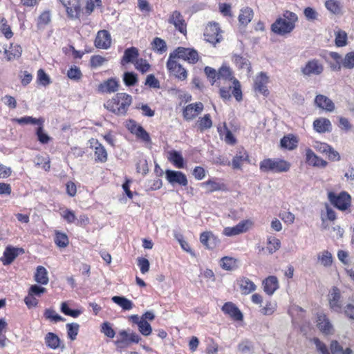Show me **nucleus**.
<instances>
[{
  "mask_svg": "<svg viewBox=\"0 0 354 354\" xmlns=\"http://www.w3.org/2000/svg\"><path fill=\"white\" fill-rule=\"evenodd\" d=\"M315 105L321 109L327 112H333L335 110L333 102L324 95L318 94L315 98Z\"/></svg>",
  "mask_w": 354,
  "mask_h": 354,
  "instance_id": "28",
  "label": "nucleus"
},
{
  "mask_svg": "<svg viewBox=\"0 0 354 354\" xmlns=\"http://www.w3.org/2000/svg\"><path fill=\"white\" fill-rule=\"evenodd\" d=\"M297 20V15L295 12L286 10L282 17H278L272 24L271 30L278 35H286L294 30Z\"/></svg>",
  "mask_w": 354,
  "mask_h": 354,
  "instance_id": "3",
  "label": "nucleus"
},
{
  "mask_svg": "<svg viewBox=\"0 0 354 354\" xmlns=\"http://www.w3.org/2000/svg\"><path fill=\"white\" fill-rule=\"evenodd\" d=\"M22 48L18 44L10 43L9 46L3 48V55L7 62H11L21 57Z\"/></svg>",
  "mask_w": 354,
  "mask_h": 354,
  "instance_id": "24",
  "label": "nucleus"
},
{
  "mask_svg": "<svg viewBox=\"0 0 354 354\" xmlns=\"http://www.w3.org/2000/svg\"><path fill=\"white\" fill-rule=\"evenodd\" d=\"M44 315L46 319H49L55 322L64 321L63 317L57 314L56 312L51 308L46 309Z\"/></svg>",
  "mask_w": 354,
  "mask_h": 354,
  "instance_id": "59",
  "label": "nucleus"
},
{
  "mask_svg": "<svg viewBox=\"0 0 354 354\" xmlns=\"http://www.w3.org/2000/svg\"><path fill=\"white\" fill-rule=\"evenodd\" d=\"M342 66L348 69L354 68V51L346 54L344 58L342 59Z\"/></svg>",
  "mask_w": 354,
  "mask_h": 354,
  "instance_id": "60",
  "label": "nucleus"
},
{
  "mask_svg": "<svg viewBox=\"0 0 354 354\" xmlns=\"http://www.w3.org/2000/svg\"><path fill=\"white\" fill-rule=\"evenodd\" d=\"M202 187H206L207 192L212 193L214 192H227L229 190L228 187L226 183H225L224 180L219 178H211L203 182L201 184Z\"/></svg>",
  "mask_w": 354,
  "mask_h": 354,
  "instance_id": "13",
  "label": "nucleus"
},
{
  "mask_svg": "<svg viewBox=\"0 0 354 354\" xmlns=\"http://www.w3.org/2000/svg\"><path fill=\"white\" fill-rule=\"evenodd\" d=\"M221 33L218 24L209 22L205 28L203 35L205 41L215 45L222 40Z\"/></svg>",
  "mask_w": 354,
  "mask_h": 354,
  "instance_id": "10",
  "label": "nucleus"
},
{
  "mask_svg": "<svg viewBox=\"0 0 354 354\" xmlns=\"http://www.w3.org/2000/svg\"><path fill=\"white\" fill-rule=\"evenodd\" d=\"M44 340L46 345L51 349L55 350L60 347L61 340L54 333H48L44 337Z\"/></svg>",
  "mask_w": 354,
  "mask_h": 354,
  "instance_id": "40",
  "label": "nucleus"
},
{
  "mask_svg": "<svg viewBox=\"0 0 354 354\" xmlns=\"http://www.w3.org/2000/svg\"><path fill=\"white\" fill-rule=\"evenodd\" d=\"M221 267L227 271H231L238 268L236 259L230 257H224L221 259Z\"/></svg>",
  "mask_w": 354,
  "mask_h": 354,
  "instance_id": "47",
  "label": "nucleus"
},
{
  "mask_svg": "<svg viewBox=\"0 0 354 354\" xmlns=\"http://www.w3.org/2000/svg\"><path fill=\"white\" fill-rule=\"evenodd\" d=\"M341 297L340 290L337 287L333 286L328 294L329 307L332 310L337 313L342 312Z\"/></svg>",
  "mask_w": 354,
  "mask_h": 354,
  "instance_id": "19",
  "label": "nucleus"
},
{
  "mask_svg": "<svg viewBox=\"0 0 354 354\" xmlns=\"http://www.w3.org/2000/svg\"><path fill=\"white\" fill-rule=\"evenodd\" d=\"M112 301L122 308L123 310H130L133 307V303L124 297L113 296Z\"/></svg>",
  "mask_w": 354,
  "mask_h": 354,
  "instance_id": "45",
  "label": "nucleus"
},
{
  "mask_svg": "<svg viewBox=\"0 0 354 354\" xmlns=\"http://www.w3.org/2000/svg\"><path fill=\"white\" fill-rule=\"evenodd\" d=\"M245 162H249V155L247 151L241 148L236 151L232 160V166L234 169H241Z\"/></svg>",
  "mask_w": 354,
  "mask_h": 354,
  "instance_id": "30",
  "label": "nucleus"
},
{
  "mask_svg": "<svg viewBox=\"0 0 354 354\" xmlns=\"http://www.w3.org/2000/svg\"><path fill=\"white\" fill-rule=\"evenodd\" d=\"M0 32L6 39H10L14 36L11 26L5 17L0 18Z\"/></svg>",
  "mask_w": 354,
  "mask_h": 354,
  "instance_id": "43",
  "label": "nucleus"
},
{
  "mask_svg": "<svg viewBox=\"0 0 354 354\" xmlns=\"http://www.w3.org/2000/svg\"><path fill=\"white\" fill-rule=\"evenodd\" d=\"M168 21L169 24H173L180 32L186 35L187 24L180 11H173L169 17Z\"/></svg>",
  "mask_w": 354,
  "mask_h": 354,
  "instance_id": "21",
  "label": "nucleus"
},
{
  "mask_svg": "<svg viewBox=\"0 0 354 354\" xmlns=\"http://www.w3.org/2000/svg\"><path fill=\"white\" fill-rule=\"evenodd\" d=\"M51 21L50 12L48 10L44 11L39 16L37 21L38 28H43L47 26Z\"/></svg>",
  "mask_w": 354,
  "mask_h": 354,
  "instance_id": "53",
  "label": "nucleus"
},
{
  "mask_svg": "<svg viewBox=\"0 0 354 354\" xmlns=\"http://www.w3.org/2000/svg\"><path fill=\"white\" fill-rule=\"evenodd\" d=\"M204 73L212 85L219 88V96L224 101H230L232 95L237 102L243 100L241 82L234 77V71L227 64H223L218 71L210 66H205Z\"/></svg>",
  "mask_w": 354,
  "mask_h": 354,
  "instance_id": "1",
  "label": "nucleus"
},
{
  "mask_svg": "<svg viewBox=\"0 0 354 354\" xmlns=\"http://www.w3.org/2000/svg\"><path fill=\"white\" fill-rule=\"evenodd\" d=\"M330 57L333 60L329 63V66L333 71H339L342 66V57L336 52H330Z\"/></svg>",
  "mask_w": 354,
  "mask_h": 354,
  "instance_id": "46",
  "label": "nucleus"
},
{
  "mask_svg": "<svg viewBox=\"0 0 354 354\" xmlns=\"http://www.w3.org/2000/svg\"><path fill=\"white\" fill-rule=\"evenodd\" d=\"M120 84L116 77H110L98 84L97 91L99 93L111 94L119 90Z\"/></svg>",
  "mask_w": 354,
  "mask_h": 354,
  "instance_id": "18",
  "label": "nucleus"
},
{
  "mask_svg": "<svg viewBox=\"0 0 354 354\" xmlns=\"http://www.w3.org/2000/svg\"><path fill=\"white\" fill-rule=\"evenodd\" d=\"M133 64L135 68L142 74L146 73L151 68V65L147 60L143 58H138Z\"/></svg>",
  "mask_w": 354,
  "mask_h": 354,
  "instance_id": "52",
  "label": "nucleus"
},
{
  "mask_svg": "<svg viewBox=\"0 0 354 354\" xmlns=\"http://www.w3.org/2000/svg\"><path fill=\"white\" fill-rule=\"evenodd\" d=\"M139 331L145 336L149 335L152 332L151 325L144 319H142L138 324Z\"/></svg>",
  "mask_w": 354,
  "mask_h": 354,
  "instance_id": "61",
  "label": "nucleus"
},
{
  "mask_svg": "<svg viewBox=\"0 0 354 354\" xmlns=\"http://www.w3.org/2000/svg\"><path fill=\"white\" fill-rule=\"evenodd\" d=\"M324 5L326 9L335 15H340L343 13V6L338 0H326Z\"/></svg>",
  "mask_w": 354,
  "mask_h": 354,
  "instance_id": "37",
  "label": "nucleus"
},
{
  "mask_svg": "<svg viewBox=\"0 0 354 354\" xmlns=\"http://www.w3.org/2000/svg\"><path fill=\"white\" fill-rule=\"evenodd\" d=\"M237 284L239 286L241 294L245 295L254 292L257 288V286L254 283L245 277L238 279Z\"/></svg>",
  "mask_w": 354,
  "mask_h": 354,
  "instance_id": "32",
  "label": "nucleus"
},
{
  "mask_svg": "<svg viewBox=\"0 0 354 354\" xmlns=\"http://www.w3.org/2000/svg\"><path fill=\"white\" fill-rule=\"evenodd\" d=\"M61 311L66 315L71 316L72 317H77L81 313L80 310H71L69 308L68 304L66 302H63L61 306Z\"/></svg>",
  "mask_w": 354,
  "mask_h": 354,
  "instance_id": "62",
  "label": "nucleus"
},
{
  "mask_svg": "<svg viewBox=\"0 0 354 354\" xmlns=\"http://www.w3.org/2000/svg\"><path fill=\"white\" fill-rule=\"evenodd\" d=\"M264 292L268 295H272L279 288V281L275 276L266 277L262 283Z\"/></svg>",
  "mask_w": 354,
  "mask_h": 354,
  "instance_id": "33",
  "label": "nucleus"
},
{
  "mask_svg": "<svg viewBox=\"0 0 354 354\" xmlns=\"http://www.w3.org/2000/svg\"><path fill=\"white\" fill-rule=\"evenodd\" d=\"M139 56V50L136 47H130L127 48L121 59L122 64H126L128 63H133L138 59Z\"/></svg>",
  "mask_w": 354,
  "mask_h": 354,
  "instance_id": "34",
  "label": "nucleus"
},
{
  "mask_svg": "<svg viewBox=\"0 0 354 354\" xmlns=\"http://www.w3.org/2000/svg\"><path fill=\"white\" fill-rule=\"evenodd\" d=\"M138 80V75L133 72H125L123 75V81L127 86L136 85Z\"/></svg>",
  "mask_w": 354,
  "mask_h": 354,
  "instance_id": "57",
  "label": "nucleus"
},
{
  "mask_svg": "<svg viewBox=\"0 0 354 354\" xmlns=\"http://www.w3.org/2000/svg\"><path fill=\"white\" fill-rule=\"evenodd\" d=\"M66 8L67 16L70 19H80L82 9L80 0H59Z\"/></svg>",
  "mask_w": 354,
  "mask_h": 354,
  "instance_id": "15",
  "label": "nucleus"
},
{
  "mask_svg": "<svg viewBox=\"0 0 354 354\" xmlns=\"http://www.w3.org/2000/svg\"><path fill=\"white\" fill-rule=\"evenodd\" d=\"M324 70V66L319 59H311L301 68V73L304 77L319 76Z\"/></svg>",
  "mask_w": 354,
  "mask_h": 354,
  "instance_id": "9",
  "label": "nucleus"
},
{
  "mask_svg": "<svg viewBox=\"0 0 354 354\" xmlns=\"http://www.w3.org/2000/svg\"><path fill=\"white\" fill-rule=\"evenodd\" d=\"M167 180L171 185L178 184L180 186L186 187L188 184L187 176L180 171L167 169L165 171Z\"/></svg>",
  "mask_w": 354,
  "mask_h": 354,
  "instance_id": "20",
  "label": "nucleus"
},
{
  "mask_svg": "<svg viewBox=\"0 0 354 354\" xmlns=\"http://www.w3.org/2000/svg\"><path fill=\"white\" fill-rule=\"evenodd\" d=\"M60 215L68 223H73L77 220L75 212L70 209H66L60 213Z\"/></svg>",
  "mask_w": 354,
  "mask_h": 354,
  "instance_id": "63",
  "label": "nucleus"
},
{
  "mask_svg": "<svg viewBox=\"0 0 354 354\" xmlns=\"http://www.w3.org/2000/svg\"><path fill=\"white\" fill-rule=\"evenodd\" d=\"M232 61L239 69L246 68L248 75L252 73V68L250 62L244 56L238 54H233Z\"/></svg>",
  "mask_w": 354,
  "mask_h": 354,
  "instance_id": "31",
  "label": "nucleus"
},
{
  "mask_svg": "<svg viewBox=\"0 0 354 354\" xmlns=\"http://www.w3.org/2000/svg\"><path fill=\"white\" fill-rule=\"evenodd\" d=\"M66 327L68 337L72 341L75 340L79 332L80 325L77 323H70L67 324Z\"/></svg>",
  "mask_w": 354,
  "mask_h": 354,
  "instance_id": "56",
  "label": "nucleus"
},
{
  "mask_svg": "<svg viewBox=\"0 0 354 354\" xmlns=\"http://www.w3.org/2000/svg\"><path fill=\"white\" fill-rule=\"evenodd\" d=\"M222 312L227 315L232 320L241 322L243 319V315L240 309L232 301L225 302L222 308Z\"/></svg>",
  "mask_w": 354,
  "mask_h": 354,
  "instance_id": "17",
  "label": "nucleus"
},
{
  "mask_svg": "<svg viewBox=\"0 0 354 354\" xmlns=\"http://www.w3.org/2000/svg\"><path fill=\"white\" fill-rule=\"evenodd\" d=\"M168 159L176 168L184 167V159L180 152L175 150L169 151Z\"/></svg>",
  "mask_w": 354,
  "mask_h": 354,
  "instance_id": "42",
  "label": "nucleus"
},
{
  "mask_svg": "<svg viewBox=\"0 0 354 354\" xmlns=\"http://www.w3.org/2000/svg\"><path fill=\"white\" fill-rule=\"evenodd\" d=\"M101 332L109 338H113L115 332L109 322H105L101 325Z\"/></svg>",
  "mask_w": 354,
  "mask_h": 354,
  "instance_id": "64",
  "label": "nucleus"
},
{
  "mask_svg": "<svg viewBox=\"0 0 354 354\" xmlns=\"http://www.w3.org/2000/svg\"><path fill=\"white\" fill-rule=\"evenodd\" d=\"M203 104L201 102L191 103L183 108V118L187 121L192 120L203 111Z\"/></svg>",
  "mask_w": 354,
  "mask_h": 354,
  "instance_id": "16",
  "label": "nucleus"
},
{
  "mask_svg": "<svg viewBox=\"0 0 354 354\" xmlns=\"http://www.w3.org/2000/svg\"><path fill=\"white\" fill-rule=\"evenodd\" d=\"M328 198L334 207L342 211L346 210L351 205V197L346 192L339 194L330 192Z\"/></svg>",
  "mask_w": 354,
  "mask_h": 354,
  "instance_id": "6",
  "label": "nucleus"
},
{
  "mask_svg": "<svg viewBox=\"0 0 354 354\" xmlns=\"http://www.w3.org/2000/svg\"><path fill=\"white\" fill-rule=\"evenodd\" d=\"M281 247V241L274 236H269L267 239L266 248L270 254L274 253Z\"/></svg>",
  "mask_w": 354,
  "mask_h": 354,
  "instance_id": "51",
  "label": "nucleus"
},
{
  "mask_svg": "<svg viewBox=\"0 0 354 354\" xmlns=\"http://www.w3.org/2000/svg\"><path fill=\"white\" fill-rule=\"evenodd\" d=\"M318 261L324 267H330L333 262V257L330 252L324 250L318 254Z\"/></svg>",
  "mask_w": 354,
  "mask_h": 354,
  "instance_id": "48",
  "label": "nucleus"
},
{
  "mask_svg": "<svg viewBox=\"0 0 354 354\" xmlns=\"http://www.w3.org/2000/svg\"><path fill=\"white\" fill-rule=\"evenodd\" d=\"M291 164L282 158H265L259 163V169L263 173H283L290 170Z\"/></svg>",
  "mask_w": 354,
  "mask_h": 354,
  "instance_id": "4",
  "label": "nucleus"
},
{
  "mask_svg": "<svg viewBox=\"0 0 354 354\" xmlns=\"http://www.w3.org/2000/svg\"><path fill=\"white\" fill-rule=\"evenodd\" d=\"M269 81L270 78L265 72L258 73L254 80L252 86L254 91L263 95L264 97H268L270 95L267 86Z\"/></svg>",
  "mask_w": 354,
  "mask_h": 354,
  "instance_id": "11",
  "label": "nucleus"
},
{
  "mask_svg": "<svg viewBox=\"0 0 354 354\" xmlns=\"http://www.w3.org/2000/svg\"><path fill=\"white\" fill-rule=\"evenodd\" d=\"M169 55L171 57L181 59L191 64H196L200 59L196 50L182 46L177 47L173 52L170 53Z\"/></svg>",
  "mask_w": 354,
  "mask_h": 354,
  "instance_id": "5",
  "label": "nucleus"
},
{
  "mask_svg": "<svg viewBox=\"0 0 354 354\" xmlns=\"http://www.w3.org/2000/svg\"><path fill=\"white\" fill-rule=\"evenodd\" d=\"M306 162L319 168H325L328 165V162L318 156L310 148L306 149Z\"/></svg>",
  "mask_w": 354,
  "mask_h": 354,
  "instance_id": "23",
  "label": "nucleus"
},
{
  "mask_svg": "<svg viewBox=\"0 0 354 354\" xmlns=\"http://www.w3.org/2000/svg\"><path fill=\"white\" fill-rule=\"evenodd\" d=\"M151 49L158 54H163L167 50L165 41L160 37H155L151 43Z\"/></svg>",
  "mask_w": 354,
  "mask_h": 354,
  "instance_id": "41",
  "label": "nucleus"
},
{
  "mask_svg": "<svg viewBox=\"0 0 354 354\" xmlns=\"http://www.w3.org/2000/svg\"><path fill=\"white\" fill-rule=\"evenodd\" d=\"M299 140L293 134L284 136L280 140L281 147L288 150H293L297 147Z\"/></svg>",
  "mask_w": 354,
  "mask_h": 354,
  "instance_id": "35",
  "label": "nucleus"
},
{
  "mask_svg": "<svg viewBox=\"0 0 354 354\" xmlns=\"http://www.w3.org/2000/svg\"><path fill=\"white\" fill-rule=\"evenodd\" d=\"M200 241L208 250H213L219 243L218 239L211 231L202 232L200 234Z\"/></svg>",
  "mask_w": 354,
  "mask_h": 354,
  "instance_id": "25",
  "label": "nucleus"
},
{
  "mask_svg": "<svg viewBox=\"0 0 354 354\" xmlns=\"http://www.w3.org/2000/svg\"><path fill=\"white\" fill-rule=\"evenodd\" d=\"M175 59L176 58L171 57V55H169L166 63L167 69L169 73L175 78L180 81H185L188 76L187 71Z\"/></svg>",
  "mask_w": 354,
  "mask_h": 354,
  "instance_id": "8",
  "label": "nucleus"
},
{
  "mask_svg": "<svg viewBox=\"0 0 354 354\" xmlns=\"http://www.w3.org/2000/svg\"><path fill=\"white\" fill-rule=\"evenodd\" d=\"M313 127L319 133H330L333 129L330 120L322 117L316 118L313 121Z\"/></svg>",
  "mask_w": 354,
  "mask_h": 354,
  "instance_id": "26",
  "label": "nucleus"
},
{
  "mask_svg": "<svg viewBox=\"0 0 354 354\" xmlns=\"http://www.w3.org/2000/svg\"><path fill=\"white\" fill-rule=\"evenodd\" d=\"M129 334H128L126 330L120 331L119 337L115 342V344L117 346V347L120 348H124L127 347L129 344Z\"/></svg>",
  "mask_w": 354,
  "mask_h": 354,
  "instance_id": "54",
  "label": "nucleus"
},
{
  "mask_svg": "<svg viewBox=\"0 0 354 354\" xmlns=\"http://www.w3.org/2000/svg\"><path fill=\"white\" fill-rule=\"evenodd\" d=\"M317 326L325 335L331 334L333 330V325L324 313L317 314Z\"/></svg>",
  "mask_w": 354,
  "mask_h": 354,
  "instance_id": "27",
  "label": "nucleus"
},
{
  "mask_svg": "<svg viewBox=\"0 0 354 354\" xmlns=\"http://www.w3.org/2000/svg\"><path fill=\"white\" fill-rule=\"evenodd\" d=\"M38 127L36 129V135L37 136L38 141L41 144H47L48 143L51 138L44 132V124L41 125L37 124Z\"/></svg>",
  "mask_w": 354,
  "mask_h": 354,
  "instance_id": "55",
  "label": "nucleus"
},
{
  "mask_svg": "<svg viewBox=\"0 0 354 354\" xmlns=\"http://www.w3.org/2000/svg\"><path fill=\"white\" fill-rule=\"evenodd\" d=\"M213 122L209 113L205 114L200 117L196 122L197 129L203 133L212 127Z\"/></svg>",
  "mask_w": 354,
  "mask_h": 354,
  "instance_id": "36",
  "label": "nucleus"
},
{
  "mask_svg": "<svg viewBox=\"0 0 354 354\" xmlns=\"http://www.w3.org/2000/svg\"><path fill=\"white\" fill-rule=\"evenodd\" d=\"M12 122L17 123L21 125L24 124H44L45 120L44 118H35L32 116H24L20 118H12Z\"/></svg>",
  "mask_w": 354,
  "mask_h": 354,
  "instance_id": "39",
  "label": "nucleus"
},
{
  "mask_svg": "<svg viewBox=\"0 0 354 354\" xmlns=\"http://www.w3.org/2000/svg\"><path fill=\"white\" fill-rule=\"evenodd\" d=\"M125 127L131 134L136 136L137 140L146 144L151 142L149 133L134 120H128Z\"/></svg>",
  "mask_w": 354,
  "mask_h": 354,
  "instance_id": "7",
  "label": "nucleus"
},
{
  "mask_svg": "<svg viewBox=\"0 0 354 354\" xmlns=\"http://www.w3.org/2000/svg\"><path fill=\"white\" fill-rule=\"evenodd\" d=\"M95 46L100 49H108L111 45V35L106 30H99L97 33Z\"/></svg>",
  "mask_w": 354,
  "mask_h": 354,
  "instance_id": "22",
  "label": "nucleus"
},
{
  "mask_svg": "<svg viewBox=\"0 0 354 354\" xmlns=\"http://www.w3.org/2000/svg\"><path fill=\"white\" fill-rule=\"evenodd\" d=\"M19 251L24 252L22 248H17L10 245L7 246L3 252V256L1 258V261L4 266L12 263L19 254Z\"/></svg>",
  "mask_w": 354,
  "mask_h": 354,
  "instance_id": "29",
  "label": "nucleus"
},
{
  "mask_svg": "<svg viewBox=\"0 0 354 354\" xmlns=\"http://www.w3.org/2000/svg\"><path fill=\"white\" fill-rule=\"evenodd\" d=\"M54 241L59 248H66L69 243L68 237L66 234L58 230L55 232Z\"/></svg>",
  "mask_w": 354,
  "mask_h": 354,
  "instance_id": "49",
  "label": "nucleus"
},
{
  "mask_svg": "<svg viewBox=\"0 0 354 354\" xmlns=\"http://www.w3.org/2000/svg\"><path fill=\"white\" fill-rule=\"evenodd\" d=\"M330 349L332 354H352L353 351L350 348L343 349L337 340H332L330 344Z\"/></svg>",
  "mask_w": 354,
  "mask_h": 354,
  "instance_id": "50",
  "label": "nucleus"
},
{
  "mask_svg": "<svg viewBox=\"0 0 354 354\" xmlns=\"http://www.w3.org/2000/svg\"><path fill=\"white\" fill-rule=\"evenodd\" d=\"M253 225V222L250 219L240 221L234 227H226L223 230V234L227 236H236L248 231Z\"/></svg>",
  "mask_w": 354,
  "mask_h": 354,
  "instance_id": "14",
  "label": "nucleus"
},
{
  "mask_svg": "<svg viewBox=\"0 0 354 354\" xmlns=\"http://www.w3.org/2000/svg\"><path fill=\"white\" fill-rule=\"evenodd\" d=\"M35 281L41 285H46L49 281L48 277V272L46 269L41 266H39L36 268V272L34 275Z\"/></svg>",
  "mask_w": 354,
  "mask_h": 354,
  "instance_id": "38",
  "label": "nucleus"
},
{
  "mask_svg": "<svg viewBox=\"0 0 354 354\" xmlns=\"http://www.w3.org/2000/svg\"><path fill=\"white\" fill-rule=\"evenodd\" d=\"M335 45L337 47H342L347 44V34L344 30H339L335 34Z\"/></svg>",
  "mask_w": 354,
  "mask_h": 354,
  "instance_id": "58",
  "label": "nucleus"
},
{
  "mask_svg": "<svg viewBox=\"0 0 354 354\" xmlns=\"http://www.w3.org/2000/svg\"><path fill=\"white\" fill-rule=\"evenodd\" d=\"M90 148L93 149L95 162L104 163L108 160V153L105 147L96 138H91L88 140Z\"/></svg>",
  "mask_w": 354,
  "mask_h": 354,
  "instance_id": "12",
  "label": "nucleus"
},
{
  "mask_svg": "<svg viewBox=\"0 0 354 354\" xmlns=\"http://www.w3.org/2000/svg\"><path fill=\"white\" fill-rule=\"evenodd\" d=\"M254 12L252 9L246 7L241 10L239 15V21L241 24L248 25L253 18Z\"/></svg>",
  "mask_w": 354,
  "mask_h": 354,
  "instance_id": "44",
  "label": "nucleus"
},
{
  "mask_svg": "<svg viewBox=\"0 0 354 354\" xmlns=\"http://www.w3.org/2000/svg\"><path fill=\"white\" fill-rule=\"evenodd\" d=\"M131 103L132 97L129 94L117 93L104 102V106L107 111L118 116H124L127 113Z\"/></svg>",
  "mask_w": 354,
  "mask_h": 354,
  "instance_id": "2",
  "label": "nucleus"
}]
</instances>
